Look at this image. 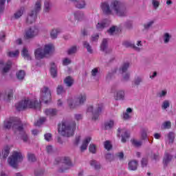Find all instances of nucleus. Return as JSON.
<instances>
[{"instance_id": "nucleus-36", "label": "nucleus", "mask_w": 176, "mask_h": 176, "mask_svg": "<svg viewBox=\"0 0 176 176\" xmlns=\"http://www.w3.org/2000/svg\"><path fill=\"white\" fill-rule=\"evenodd\" d=\"M162 129H163L164 130H166L167 129H171V122L166 121L164 122L162 126Z\"/></svg>"}, {"instance_id": "nucleus-35", "label": "nucleus", "mask_w": 176, "mask_h": 176, "mask_svg": "<svg viewBox=\"0 0 176 176\" xmlns=\"http://www.w3.org/2000/svg\"><path fill=\"white\" fill-rule=\"evenodd\" d=\"M104 149H107V151H111L112 149V144H111V142L109 140H107L104 143Z\"/></svg>"}, {"instance_id": "nucleus-26", "label": "nucleus", "mask_w": 176, "mask_h": 176, "mask_svg": "<svg viewBox=\"0 0 176 176\" xmlns=\"http://www.w3.org/2000/svg\"><path fill=\"white\" fill-rule=\"evenodd\" d=\"M83 17H84L83 12H76L74 13L75 20H77L78 21H80V20H82Z\"/></svg>"}, {"instance_id": "nucleus-25", "label": "nucleus", "mask_w": 176, "mask_h": 176, "mask_svg": "<svg viewBox=\"0 0 176 176\" xmlns=\"http://www.w3.org/2000/svg\"><path fill=\"white\" fill-rule=\"evenodd\" d=\"M129 138H130V133L127 131H125L122 135L121 141L124 143L127 140H129Z\"/></svg>"}, {"instance_id": "nucleus-38", "label": "nucleus", "mask_w": 176, "mask_h": 176, "mask_svg": "<svg viewBox=\"0 0 176 176\" xmlns=\"http://www.w3.org/2000/svg\"><path fill=\"white\" fill-rule=\"evenodd\" d=\"M50 10V1H45L44 3V12H47Z\"/></svg>"}, {"instance_id": "nucleus-47", "label": "nucleus", "mask_w": 176, "mask_h": 176, "mask_svg": "<svg viewBox=\"0 0 176 176\" xmlns=\"http://www.w3.org/2000/svg\"><path fill=\"white\" fill-rule=\"evenodd\" d=\"M68 54H74V53H76V46L72 47L68 51Z\"/></svg>"}, {"instance_id": "nucleus-28", "label": "nucleus", "mask_w": 176, "mask_h": 176, "mask_svg": "<svg viewBox=\"0 0 176 176\" xmlns=\"http://www.w3.org/2000/svg\"><path fill=\"white\" fill-rule=\"evenodd\" d=\"M24 76H25V72H24V70H19L16 73V78L19 80H23V79H24Z\"/></svg>"}, {"instance_id": "nucleus-23", "label": "nucleus", "mask_w": 176, "mask_h": 176, "mask_svg": "<svg viewBox=\"0 0 176 176\" xmlns=\"http://www.w3.org/2000/svg\"><path fill=\"white\" fill-rule=\"evenodd\" d=\"M60 32H61L60 29L52 30L50 33V36H51L52 39H56V38H57V35H58V34H60Z\"/></svg>"}, {"instance_id": "nucleus-57", "label": "nucleus", "mask_w": 176, "mask_h": 176, "mask_svg": "<svg viewBox=\"0 0 176 176\" xmlns=\"http://www.w3.org/2000/svg\"><path fill=\"white\" fill-rule=\"evenodd\" d=\"M142 82V79L140 77H138L136 79H135V85L136 86H138V85H140V83H141Z\"/></svg>"}, {"instance_id": "nucleus-7", "label": "nucleus", "mask_w": 176, "mask_h": 176, "mask_svg": "<svg viewBox=\"0 0 176 176\" xmlns=\"http://www.w3.org/2000/svg\"><path fill=\"white\" fill-rule=\"evenodd\" d=\"M10 166L13 168H17L18 163L23 162V155L20 152L14 151L12 156L8 160Z\"/></svg>"}, {"instance_id": "nucleus-41", "label": "nucleus", "mask_w": 176, "mask_h": 176, "mask_svg": "<svg viewBox=\"0 0 176 176\" xmlns=\"http://www.w3.org/2000/svg\"><path fill=\"white\" fill-rule=\"evenodd\" d=\"M162 109H167V108H170V100H164L162 102Z\"/></svg>"}, {"instance_id": "nucleus-59", "label": "nucleus", "mask_w": 176, "mask_h": 176, "mask_svg": "<svg viewBox=\"0 0 176 176\" xmlns=\"http://www.w3.org/2000/svg\"><path fill=\"white\" fill-rule=\"evenodd\" d=\"M97 74H98V69L94 68V69H92V71H91L92 76H96V75H97Z\"/></svg>"}, {"instance_id": "nucleus-40", "label": "nucleus", "mask_w": 176, "mask_h": 176, "mask_svg": "<svg viewBox=\"0 0 176 176\" xmlns=\"http://www.w3.org/2000/svg\"><path fill=\"white\" fill-rule=\"evenodd\" d=\"M131 142L134 146H136V148H138V147L141 146V145H142V142L138 141L137 140H132Z\"/></svg>"}, {"instance_id": "nucleus-30", "label": "nucleus", "mask_w": 176, "mask_h": 176, "mask_svg": "<svg viewBox=\"0 0 176 176\" xmlns=\"http://www.w3.org/2000/svg\"><path fill=\"white\" fill-rule=\"evenodd\" d=\"M105 27H107V23H105V22L98 23L96 25V30H98V31H102Z\"/></svg>"}, {"instance_id": "nucleus-12", "label": "nucleus", "mask_w": 176, "mask_h": 176, "mask_svg": "<svg viewBox=\"0 0 176 176\" xmlns=\"http://www.w3.org/2000/svg\"><path fill=\"white\" fill-rule=\"evenodd\" d=\"M102 10L104 14H111L112 11L111 10V8L109 7V4L108 3L104 2L101 5Z\"/></svg>"}, {"instance_id": "nucleus-29", "label": "nucleus", "mask_w": 176, "mask_h": 176, "mask_svg": "<svg viewBox=\"0 0 176 176\" xmlns=\"http://www.w3.org/2000/svg\"><path fill=\"white\" fill-rule=\"evenodd\" d=\"M116 100H123L124 98V91H119L117 92L116 96H115Z\"/></svg>"}, {"instance_id": "nucleus-45", "label": "nucleus", "mask_w": 176, "mask_h": 176, "mask_svg": "<svg viewBox=\"0 0 176 176\" xmlns=\"http://www.w3.org/2000/svg\"><path fill=\"white\" fill-rule=\"evenodd\" d=\"M65 91L61 85H58L56 89L57 94H63Z\"/></svg>"}, {"instance_id": "nucleus-37", "label": "nucleus", "mask_w": 176, "mask_h": 176, "mask_svg": "<svg viewBox=\"0 0 176 176\" xmlns=\"http://www.w3.org/2000/svg\"><path fill=\"white\" fill-rule=\"evenodd\" d=\"M124 45L126 47H133V49H135V50H137L138 52H140V47H135V45H134V44H131L129 42H125V43H124Z\"/></svg>"}, {"instance_id": "nucleus-42", "label": "nucleus", "mask_w": 176, "mask_h": 176, "mask_svg": "<svg viewBox=\"0 0 176 176\" xmlns=\"http://www.w3.org/2000/svg\"><path fill=\"white\" fill-rule=\"evenodd\" d=\"M18 54H20L19 50H16L15 52H8V57H16Z\"/></svg>"}, {"instance_id": "nucleus-15", "label": "nucleus", "mask_w": 176, "mask_h": 176, "mask_svg": "<svg viewBox=\"0 0 176 176\" xmlns=\"http://www.w3.org/2000/svg\"><path fill=\"white\" fill-rule=\"evenodd\" d=\"M45 113L47 115V116H50L52 118V116H56L57 115V109H47L45 110Z\"/></svg>"}, {"instance_id": "nucleus-63", "label": "nucleus", "mask_w": 176, "mask_h": 176, "mask_svg": "<svg viewBox=\"0 0 176 176\" xmlns=\"http://www.w3.org/2000/svg\"><path fill=\"white\" fill-rule=\"evenodd\" d=\"M80 141V136H77L74 141V145H78Z\"/></svg>"}, {"instance_id": "nucleus-58", "label": "nucleus", "mask_w": 176, "mask_h": 176, "mask_svg": "<svg viewBox=\"0 0 176 176\" xmlns=\"http://www.w3.org/2000/svg\"><path fill=\"white\" fill-rule=\"evenodd\" d=\"M142 138L143 139V140H146V138H147V135H146V131H145V130H143L142 131Z\"/></svg>"}, {"instance_id": "nucleus-52", "label": "nucleus", "mask_w": 176, "mask_h": 176, "mask_svg": "<svg viewBox=\"0 0 176 176\" xmlns=\"http://www.w3.org/2000/svg\"><path fill=\"white\" fill-rule=\"evenodd\" d=\"M170 41V34L168 33H166L164 34V43H168Z\"/></svg>"}, {"instance_id": "nucleus-19", "label": "nucleus", "mask_w": 176, "mask_h": 176, "mask_svg": "<svg viewBox=\"0 0 176 176\" xmlns=\"http://www.w3.org/2000/svg\"><path fill=\"white\" fill-rule=\"evenodd\" d=\"M21 54L25 60H31V56L30 55V53H28V50H27V48L23 49Z\"/></svg>"}, {"instance_id": "nucleus-56", "label": "nucleus", "mask_w": 176, "mask_h": 176, "mask_svg": "<svg viewBox=\"0 0 176 176\" xmlns=\"http://www.w3.org/2000/svg\"><path fill=\"white\" fill-rule=\"evenodd\" d=\"M63 65H68L69 64H71V60L66 58L63 60Z\"/></svg>"}, {"instance_id": "nucleus-1", "label": "nucleus", "mask_w": 176, "mask_h": 176, "mask_svg": "<svg viewBox=\"0 0 176 176\" xmlns=\"http://www.w3.org/2000/svg\"><path fill=\"white\" fill-rule=\"evenodd\" d=\"M52 101V92L47 87H43L41 90V100H32L30 99H25L18 102L15 107L16 111H24V109H41V105L42 102L47 104Z\"/></svg>"}, {"instance_id": "nucleus-33", "label": "nucleus", "mask_w": 176, "mask_h": 176, "mask_svg": "<svg viewBox=\"0 0 176 176\" xmlns=\"http://www.w3.org/2000/svg\"><path fill=\"white\" fill-rule=\"evenodd\" d=\"M28 160L33 163L34 162H36V157H35V155L29 153L28 154Z\"/></svg>"}, {"instance_id": "nucleus-54", "label": "nucleus", "mask_w": 176, "mask_h": 176, "mask_svg": "<svg viewBox=\"0 0 176 176\" xmlns=\"http://www.w3.org/2000/svg\"><path fill=\"white\" fill-rule=\"evenodd\" d=\"M131 118V116H130V114H129V113H123L124 120H129V119H130Z\"/></svg>"}, {"instance_id": "nucleus-31", "label": "nucleus", "mask_w": 176, "mask_h": 176, "mask_svg": "<svg viewBox=\"0 0 176 176\" xmlns=\"http://www.w3.org/2000/svg\"><path fill=\"white\" fill-rule=\"evenodd\" d=\"M23 12H24V8H21L20 10H19L16 12L14 13V18L20 19V17L23 16Z\"/></svg>"}, {"instance_id": "nucleus-18", "label": "nucleus", "mask_w": 176, "mask_h": 176, "mask_svg": "<svg viewBox=\"0 0 176 176\" xmlns=\"http://www.w3.org/2000/svg\"><path fill=\"white\" fill-rule=\"evenodd\" d=\"M72 2H76V7L78 8V9H83L86 6V3L85 1H78V0H70Z\"/></svg>"}, {"instance_id": "nucleus-43", "label": "nucleus", "mask_w": 176, "mask_h": 176, "mask_svg": "<svg viewBox=\"0 0 176 176\" xmlns=\"http://www.w3.org/2000/svg\"><path fill=\"white\" fill-rule=\"evenodd\" d=\"M10 1V0H7V2H9ZM5 2H6V0H0V12L5 9Z\"/></svg>"}, {"instance_id": "nucleus-32", "label": "nucleus", "mask_w": 176, "mask_h": 176, "mask_svg": "<svg viewBox=\"0 0 176 176\" xmlns=\"http://www.w3.org/2000/svg\"><path fill=\"white\" fill-rule=\"evenodd\" d=\"M114 122L113 120H110L104 124L105 130H109L113 127Z\"/></svg>"}, {"instance_id": "nucleus-50", "label": "nucleus", "mask_w": 176, "mask_h": 176, "mask_svg": "<svg viewBox=\"0 0 176 176\" xmlns=\"http://www.w3.org/2000/svg\"><path fill=\"white\" fill-rule=\"evenodd\" d=\"M105 158L107 159V160H109V162H111V160H113V155L111 153H107L105 155Z\"/></svg>"}, {"instance_id": "nucleus-20", "label": "nucleus", "mask_w": 176, "mask_h": 176, "mask_svg": "<svg viewBox=\"0 0 176 176\" xmlns=\"http://www.w3.org/2000/svg\"><path fill=\"white\" fill-rule=\"evenodd\" d=\"M64 83L68 87H71V86H72V85H74V79H72V77H71V76H67L64 80Z\"/></svg>"}, {"instance_id": "nucleus-17", "label": "nucleus", "mask_w": 176, "mask_h": 176, "mask_svg": "<svg viewBox=\"0 0 176 176\" xmlns=\"http://www.w3.org/2000/svg\"><path fill=\"white\" fill-rule=\"evenodd\" d=\"M50 74L52 78L57 76V68H56V64L51 63Z\"/></svg>"}, {"instance_id": "nucleus-61", "label": "nucleus", "mask_w": 176, "mask_h": 176, "mask_svg": "<svg viewBox=\"0 0 176 176\" xmlns=\"http://www.w3.org/2000/svg\"><path fill=\"white\" fill-rule=\"evenodd\" d=\"M46 151L47 153H52V152L53 151V147L52 146H47L46 147Z\"/></svg>"}, {"instance_id": "nucleus-53", "label": "nucleus", "mask_w": 176, "mask_h": 176, "mask_svg": "<svg viewBox=\"0 0 176 176\" xmlns=\"http://www.w3.org/2000/svg\"><path fill=\"white\" fill-rule=\"evenodd\" d=\"M153 23H154L153 21H151L148 22L147 24H144V27L145 30H148V28L152 27Z\"/></svg>"}, {"instance_id": "nucleus-55", "label": "nucleus", "mask_w": 176, "mask_h": 176, "mask_svg": "<svg viewBox=\"0 0 176 176\" xmlns=\"http://www.w3.org/2000/svg\"><path fill=\"white\" fill-rule=\"evenodd\" d=\"M44 137L46 141H50V140H52V133H45Z\"/></svg>"}, {"instance_id": "nucleus-2", "label": "nucleus", "mask_w": 176, "mask_h": 176, "mask_svg": "<svg viewBox=\"0 0 176 176\" xmlns=\"http://www.w3.org/2000/svg\"><path fill=\"white\" fill-rule=\"evenodd\" d=\"M14 131L15 134H19L23 140V142H27L28 141V135L25 133L24 131V127L21 121L16 118H10L9 120L4 121L3 127L4 129H10L12 127Z\"/></svg>"}, {"instance_id": "nucleus-4", "label": "nucleus", "mask_w": 176, "mask_h": 176, "mask_svg": "<svg viewBox=\"0 0 176 176\" xmlns=\"http://www.w3.org/2000/svg\"><path fill=\"white\" fill-rule=\"evenodd\" d=\"M53 50H54L53 44L45 45L44 50L41 48L36 49L34 52V56L36 60H42V58H45L47 54H51Z\"/></svg>"}, {"instance_id": "nucleus-46", "label": "nucleus", "mask_w": 176, "mask_h": 176, "mask_svg": "<svg viewBox=\"0 0 176 176\" xmlns=\"http://www.w3.org/2000/svg\"><path fill=\"white\" fill-rule=\"evenodd\" d=\"M115 31H116V26H112L109 28V30H107V32L109 34V35H113Z\"/></svg>"}, {"instance_id": "nucleus-34", "label": "nucleus", "mask_w": 176, "mask_h": 176, "mask_svg": "<svg viewBox=\"0 0 176 176\" xmlns=\"http://www.w3.org/2000/svg\"><path fill=\"white\" fill-rule=\"evenodd\" d=\"M45 122H46V118L41 117L36 122L34 123V126H39L43 124V123H45Z\"/></svg>"}, {"instance_id": "nucleus-64", "label": "nucleus", "mask_w": 176, "mask_h": 176, "mask_svg": "<svg viewBox=\"0 0 176 176\" xmlns=\"http://www.w3.org/2000/svg\"><path fill=\"white\" fill-rule=\"evenodd\" d=\"M153 5L154 6V8H159V1H156V0H153Z\"/></svg>"}, {"instance_id": "nucleus-9", "label": "nucleus", "mask_w": 176, "mask_h": 176, "mask_svg": "<svg viewBox=\"0 0 176 176\" xmlns=\"http://www.w3.org/2000/svg\"><path fill=\"white\" fill-rule=\"evenodd\" d=\"M56 164H58L60 162H62V166L59 168V173H65L67 170H69L70 167H72V162L68 157H65L63 160L58 158L56 160Z\"/></svg>"}, {"instance_id": "nucleus-39", "label": "nucleus", "mask_w": 176, "mask_h": 176, "mask_svg": "<svg viewBox=\"0 0 176 176\" xmlns=\"http://www.w3.org/2000/svg\"><path fill=\"white\" fill-rule=\"evenodd\" d=\"M84 47H85L89 53H93V50H91V46L89 43L85 41L83 43Z\"/></svg>"}, {"instance_id": "nucleus-49", "label": "nucleus", "mask_w": 176, "mask_h": 176, "mask_svg": "<svg viewBox=\"0 0 176 176\" xmlns=\"http://www.w3.org/2000/svg\"><path fill=\"white\" fill-rule=\"evenodd\" d=\"M168 138L170 141V142H174V133L170 132L168 135Z\"/></svg>"}, {"instance_id": "nucleus-8", "label": "nucleus", "mask_w": 176, "mask_h": 176, "mask_svg": "<svg viewBox=\"0 0 176 176\" xmlns=\"http://www.w3.org/2000/svg\"><path fill=\"white\" fill-rule=\"evenodd\" d=\"M87 96L85 94H80L74 101L72 99L68 100L67 102L69 104V108H75V107H78V105H83L86 102Z\"/></svg>"}, {"instance_id": "nucleus-13", "label": "nucleus", "mask_w": 176, "mask_h": 176, "mask_svg": "<svg viewBox=\"0 0 176 176\" xmlns=\"http://www.w3.org/2000/svg\"><path fill=\"white\" fill-rule=\"evenodd\" d=\"M171 160H173V155L166 152L163 159V164L164 167H167V166L168 165V163H170Z\"/></svg>"}, {"instance_id": "nucleus-51", "label": "nucleus", "mask_w": 176, "mask_h": 176, "mask_svg": "<svg viewBox=\"0 0 176 176\" xmlns=\"http://www.w3.org/2000/svg\"><path fill=\"white\" fill-rule=\"evenodd\" d=\"M96 163H97V162H96V160H92V161H91L90 164H91V166H94V168L96 170H98V168H100V165H97Z\"/></svg>"}, {"instance_id": "nucleus-6", "label": "nucleus", "mask_w": 176, "mask_h": 176, "mask_svg": "<svg viewBox=\"0 0 176 176\" xmlns=\"http://www.w3.org/2000/svg\"><path fill=\"white\" fill-rule=\"evenodd\" d=\"M41 6L42 3L41 0L37 1L34 6V10L32 11L26 19L27 24H32V23H35L38 12L41 10Z\"/></svg>"}, {"instance_id": "nucleus-24", "label": "nucleus", "mask_w": 176, "mask_h": 176, "mask_svg": "<svg viewBox=\"0 0 176 176\" xmlns=\"http://www.w3.org/2000/svg\"><path fill=\"white\" fill-rule=\"evenodd\" d=\"M129 67H130V63H124L120 69V74H124V72H126L127 69H129Z\"/></svg>"}, {"instance_id": "nucleus-14", "label": "nucleus", "mask_w": 176, "mask_h": 176, "mask_svg": "<svg viewBox=\"0 0 176 176\" xmlns=\"http://www.w3.org/2000/svg\"><path fill=\"white\" fill-rule=\"evenodd\" d=\"M91 141V138L87 137L85 138V140L83 141L82 146H80V151L81 152H83L84 151H86L87 149V146H89V143Z\"/></svg>"}, {"instance_id": "nucleus-44", "label": "nucleus", "mask_w": 176, "mask_h": 176, "mask_svg": "<svg viewBox=\"0 0 176 176\" xmlns=\"http://www.w3.org/2000/svg\"><path fill=\"white\" fill-rule=\"evenodd\" d=\"M97 149V147L95 144H90L89 147V151L91 152V153H96V151Z\"/></svg>"}, {"instance_id": "nucleus-16", "label": "nucleus", "mask_w": 176, "mask_h": 176, "mask_svg": "<svg viewBox=\"0 0 176 176\" xmlns=\"http://www.w3.org/2000/svg\"><path fill=\"white\" fill-rule=\"evenodd\" d=\"M138 166V162L136 160H133L129 162V168L131 171H135L137 170V167Z\"/></svg>"}, {"instance_id": "nucleus-48", "label": "nucleus", "mask_w": 176, "mask_h": 176, "mask_svg": "<svg viewBox=\"0 0 176 176\" xmlns=\"http://www.w3.org/2000/svg\"><path fill=\"white\" fill-rule=\"evenodd\" d=\"M142 167H146L148 165V158H142L141 161Z\"/></svg>"}, {"instance_id": "nucleus-5", "label": "nucleus", "mask_w": 176, "mask_h": 176, "mask_svg": "<svg viewBox=\"0 0 176 176\" xmlns=\"http://www.w3.org/2000/svg\"><path fill=\"white\" fill-rule=\"evenodd\" d=\"M111 8L117 16L122 17L126 16V7L118 1H114L111 3Z\"/></svg>"}, {"instance_id": "nucleus-62", "label": "nucleus", "mask_w": 176, "mask_h": 176, "mask_svg": "<svg viewBox=\"0 0 176 176\" xmlns=\"http://www.w3.org/2000/svg\"><path fill=\"white\" fill-rule=\"evenodd\" d=\"M167 94V91H162L158 94L159 97H164Z\"/></svg>"}, {"instance_id": "nucleus-22", "label": "nucleus", "mask_w": 176, "mask_h": 176, "mask_svg": "<svg viewBox=\"0 0 176 176\" xmlns=\"http://www.w3.org/2000/svg\"><path fill=\"white\" fill-rule=\"evenodd\" d=\"M12 68V62L8 60L3 68V74H6V72H9V70Z\"/></svg>"}, {"instance_id": "nucleus-21", "label": "nucleus", "mask_w": 176, "mask_h": 176, "mask_svg": "<svg viewBox=\"0 0 176 176\" xmlns=\"http://www.w3.org/2000/svg\"><path fill=\"white\" fill-rule=\"evenodd\" d=\"M107 47H108V40L107 38H104L100 45V50H102V52H106Z\"/></svg>"}, {"instance_id": "nucleus-3", "label": "nucleus", "mask_w": 176, "mask_h": 176, "mask_svg": "<svg viewBox=\"0 0 176 176\" xmlns=\"http://www.w3.org/2000/svg\"><path fill=\"white\" fill-rule=\"evenodd\" d=\"M76 130V123L63 121L62 124H58V131L63 137H72Z\"/></svg>"}, {"instance_id": "nucleus-27", "label": "nucleus", "mask_w": 176, "mask_h": 176, "mask_svg": "<svg viewBox=\"0 0 176 176\" xmlns=\"http://www.w3.org/2000/svg\"><path fill=\"white\" fill-rule=\"evenodd\" d=\"M10 153V147L9 146H6L3 151V158L6 159L8 156H9V153Z\"/></svg>"}, {"instance_id": "nucleus-11", "label": "nucleus", "mask_w": 176, "mask_h": 176, "mask_svg": "<svg viewBox=\"0 0 176 176\" xmlns=\"http://www.w3.org/2000/svg\"><path fill=\"white\" fill-rule=\"evenodd\" d=\"M39 33V30L37 28H30L28 30L25 31V34L24 35V38L25 39H31L34 36H36Z\"/></svg>"}, {"instance_id": "nucleus-10", "label": "nucleus", "mask_w": 176, "mask_h": 176, "mask_svg": "<svg viewBox=\"0 0 176 176\" xmlns=\"http://www.w3.org/2000/svg\"><path fill=\"white\" fill-rule=\"evenodd\" d=\"M104 109V104L100 103L96 107V109H94L93 106H89L87 109V112H91L92 113V120H97L100 116V113L102 112Z\"/></svg>"}, {"instance_id": "nucleus-60", "label": "nucleus", "mask_w": 176, "mask_h": 176, "mask_svg": "<svg viewBox=\"0 0 176 176\" xmlns=\"http://www.w3.org/2000/svg\"><path fill=\"white\" fill-rule=\"evenodd\" d=\"M8 101H10V98H13V90H10L8 94Z\"/></svg>"}]
</instances>
